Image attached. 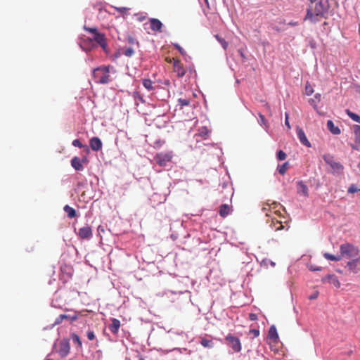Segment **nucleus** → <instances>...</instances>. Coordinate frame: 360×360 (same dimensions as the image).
I'll return each mask as SVG.
<instances>
[{"mask_svg":"<svg viewBox=\"0 0 360 360\" xmlns=\"http://www.w3.org/2000/svg\"><path fill=\"white\" fill-rule=\"evenodd\" d=\"M359 259L356 258L347 262V266H348L350 271L353 273H357L359 271L358 267Z\"/></svg>","mask_w":360,"mask_h":360,"instance_id":"22","label":"nucleus"},{"mask_svg":"<svg viewBox=\"0 0 360 360\" xmlns=\"http://www.w3.org/2000/svg\"><path fill=\"white\" fill-rule=\"evenodd\" d=\"M117 11H119L120 13H123L124 12H125L126 11L128 10L127 8L126 7H120V8H116Z\"/></svg>","mask_w":360,"mask_h":360,"instance_id":"54","label":"nucleus"},{"mask_svg":"<svg viewBox=\"0 0 360 360\" xmlns=\"http://www.w3.org/2000/svg\"><path fill=\"white\" fill-rule=\"evenodd\" d=\"M93 39L91 38L87 37L86 39H80V41L79 42V45L80 48L85 52L90 51L93 48Z\"/></svg>","mask_w":360,"mask_h":360,"instance_id":"14","label":"nucleus"},{"mask_svg":"<svg viewBox=\"0 0 360 360\" xmlns=\"http://www.w3.org/2000/svg\"><path fill=\"white\" fill-rule=\"evenodd\" d=\"M70 341L67 338L62 339L59 342V348L58 353L60 356L64 358L66 357L70 353Z\"/></svg>","mask_w":360,"mask_h":360,"instance_id":"9","label":"nucleus"},{"mask_svg":"<svg viewBox=\"0 0 360 360\" xmlns=\"http://www.w3.org/2000/svg\"><path fill=\"white\" fill-rule=\"evenodd\" d=\"M45 360H53V359H49V358L47 357V358L45 359Z\"/></svg>","mask_w":360,"mask_h":360,"instance_id":"63","label":"nucleus"},{"mask_svg":"<svg viewBox=\"0 0 360 360\" xmlns=\"http://www.w3.org/2000/svg\"><path fill=\"white\" fill-rule=\"evenodd\" d=\"M230 213V207L226 204H222L219 207V215L224 218L226 217Z\"/></svg>","mask_w":360,"mask_h":360,"instance_id":"25","label":"nucleus"},{"mask_svg":"<svg viewBox=\"0 0 360 360\" xmlns=\"http://www.w3.org/2000/svg\"><path fill=\"white\" fill-rule=\"evenodd\" d=\"M215 37H216L217 40L219 41V43L221 45L222 48L224 50H226V49L228 47L227 41L224 38H221V37H219L218 34L215 35Z\"/></svg>","mask_w":360,"mask_h":360,"instance_id":"37","label":"nucleus"},{"mask_svg":"<svg viewBox=\"0 0 360 360\" xmlns=\"http://www.w3.org/2000/svg\"><path fill=\"white\" fill-rule=\"evenodd\" d=\"M323 257L330 261H339L341 259L340 256H335L328 252L324 253Z\"/></svg>","mask_w":360,"mask_h":360,"instance_id":"35","label":"nucleus"},{"mask_svg":"<svg viewBox=\"0 0 360 360\" xmlns=\"http://www.w3.org/2000/svg\"><path fill=\"white\" fill-rule=\"evenodd\" d=\"M288 165V162H284L281 165H278L277 167V170H278V173L281 175H284L285 173L286 172Z\"/></svg>","mask_w":360,"mask_h":360,"instance_id":"33","label":"nucleus"},{"mask_svg":"<svg viewBox=\"0 0 360 360\" xmlns=\"http://www.w3.org/2000/svg\"><path fill=\"white\" fill-rule=\"evenodd\" d=\"M127 57H131L134 53V50L131 47L127 48L122 53Z\"/></svg>","mask_w":360,"mask_h":360,"instance_id":"39","label":"nucleus"},{"mask_svg":"<svg viewBox=\"0 0 360 360\" xmlns=\"http://www.w3.org/2000/svg\"><path fill=\"white\" fill-rule=\"evenodd\" d=\"M321 94H319V93H316L315 95H314V97L313 98H310L309 100V103L314 108V110H316V111L318 110V108H317V104L318 103L320 102L321 101Z\"/></svg>","mask_w":360,"mask_h":360,"instance_id":"26","label":"nucleus"},{"mask_svg":"<svg viewBox=\"0 0 360 360\" xmlns=\"http://www.w3.org/2000/svg\"><path fill=\"white\" fill-rule=\"evenodd\" d=\"M250 334H253L254 337H258L259 335V330L257 328H252L250 330Z\"/></svg>","mask_w":360,"mask_h":360,"instance_id":"47","label":"nucleus"},{"mask_svg":"<svg viewBox=\"0 0 360 360\" xmlns=\"http://www.w3.org/2000/svg\"><path fill=\"white\" fill-rule=\"evenodd\" d=\"M236 83L237 84H239L240 83V81L238 79H236Z\"/></svg>","mask_w":360,"mask_h":360,"instance_id":"64","label":"nucleus"},{"mask_svg":"<svg viewBox=\"0 0 360 360\" xmlns=\"http://www.w3.org/2000/svg\"><path fill=\"white\" fill-rule=\"evenodd\" d=\"M238 53H239L240 56L243 58H245V55H244V53H243V51H242V50H238Z\"/></svg>","mask_w":360,"mask_h":360,"instance_id":"55","label":"nucleus"},{"mask_svg":"<svg viewBox=\"0 0 360 360\" xmlns=\"http://www.w3.org/2000/svg\"><path fill=\"white\" fill-rule=\"evenodd\" d=\"M351 147L353 150H357L359 149L358 147L356 146H355L354 144H352Z\"/></svg>","mask_w":360,"mask_h":360,"instance_id":"56","label":"nucleus"},{"mask_svg":"<svg viewBox=\"0 0 360 360\" xmlns=\"http://www.w3.org/2000/svg\"><path fill=\"white\" fill-rule=\"evenodd\" d=\"M174 154L172 151L160 152L154 156V160L160 167L169 166Z\"/></svg>","mask_w":360,"mask_h":360,"instance_id":"5","label":"nucleus"},{"mask_svg":"<svg viewBox=\"0 0 360 360\" xmlns=\"http://www.w3.org/2000/svg\"><path fill=\"white\" fill-rule=\"evenodd\" d=\"M330 9L328 0H319L315 2L314 12L311 5L307 9L306 15L304 20H309L310 22L315 24L319 21V18H328Z\"/></svg>","mask_w":360,"mask_h":360,"instance_id":"1","label":"nucleus"},{"mask_svg":"<svg viewBox=\"0 0 360 360\" xmlns=\"http://www.w3.org/2000/svg\"><path fill=\"white\" fill-rule=\"evenodd\" d=\"M127 39L129 44L131 45L136 44L138 46H139V41L134 37L129 35Z\"/></svg>","mask_w":360,"mask_h":360,"instance_id":"43","label":"nucleus"},{"mask_svg":"<svg viewBox=\"0 0 360 360\" xmlns=\"http://www.w3.org/2000/svg\"><path fill=\"white\" fill-rule=\"evenodd\" d=\"M87 162L86 158H84L83 159H80L79 158L75 156L72 158L70 162L71 166L76 170V171H82L84 169V167L82 163Z\"/></svg>","mask_w":360,"mask_h":360,"instance_id":"12","label":"nucleus"},{"mask_svg":"<svg viewBox=\"0 0 360 360\" xmlns=\"http://www.w3.org/2000/svg\"><path fill=\"white\" fill-rule=\"evenodd\" d=\"M327 128L334 135H339L341 133V130L338 127L335 126L332 120L327 121Z\"/></svg>","mask_w":360,"mask_h":360,"instance_id":"20","label":"nucleus"},{"mask_svg":"<svg viewBox=\"0 0 360 360\" xmlns=\"http://www.w3.org/2000/svg\"><path fill=\"white\" fill-rule=\"evenodd\" d=\"M89 146L93 151H98L103 147V143L100 138L94 136L89 140Z\"/></svg>","mask_w":360,"mask_h":360,"instance_id":"15","label":"nucleus"},{"mask_svg":"<svg viewBox=\"0 0 360 360\" xmlns=\"http://www.w3.org/2000/svg\"><path fill=\"white\" fill-rule=\"evenodd\" d=\"M309 269L311 271H321V266H316L314 265H310L309 266Z\"/></svg>","mask_w":360,"mask_h":360,"instance_id":"50","label":"nucleus"},{"mask_svg":"<svg viewBox=\"0 0 360 360\" xmlns=\"http://www.w3.org/2000/svg\"><path fill=\"white\" fill-rule=\"evenodd\" d=\"M77 235L80 239L89 240L92 236V230L88 225L79 229Z\"/></svg>","mask_w":360,"mask_h":360,"instance_id":"11","label":"nucleus"},{"mask_svg":"<svg viewBox=\"0 0 360 360\" xmlns=\"http://www.w3.org/2000/svg\"><path fill=\"white\" fill-rule=\"evenodd\" d=\"M178 103L181 107L188 105L190 103L189 100L185 98H179L178 100Z\"/></svg>","mask_w":360,"mask_h":360,"instance_id":"44","label":"nucleus"},{"mask_svg":"<svg viewBox=\"0 0 360 360\" xmlns=\"http://www.w3.org/2000/svg\"><path fill=\"white\" fill-rule=\"evenodd\" d=\"M283 226L282 225H280V226H279V227H278V228L276 229V230H281V229H283Z\"/></svg>","mask_w":360,"mask_h":360,"instance_id":"59","label":"nucleus"},{"mask_svg":"<svg viewBox=\"0 0 360 360\" xmlns=\"http://www.w3.org/2000/svg\"><path fill=\"white\" fill-rule=\"evenodd\" d=\"M259 123L260 125H264L266 128L269 127L268 124H267V120L265 119L264 116L262 114V113H259Z\"/></svg>","mask_w":360,"mask_h":360,"instance_id":"41","label":"nucleus"},{"mask_svg":"<svg viewBox=\"0 0 360 360\" xmlns=\"http://www.w3.org/2000/svg\"><path fill=\"white\" fill-rule=\"evenodd\" d=\"M132 97L135 100V102H136L137 101H140L141 103L145 102L143 96L140 94L139 91H134L132 93ZM136 105H138V103H136Z\"/></svg>","mask_w":360,"mask_h":360,"instance_id":"34","label":"nucleus"},{"mask_svg":"<svg viewBox=\"0 0 360 360\" xmlns=\"http://www.w3.org/2000/svg\"><path fill=\"white\" fill-rule=\"evenodd\" d=\"M86 336H87V338L89 340H93L96 338V336H95V334H94V332L91 330H89L87 332H86Z\"/></svg>","mask_w":360,"mask_h":360,"instance_id":"46","label":"nucleus"},{"mask_svg":"<svg viewBox=\"0 0 360 360\" xmlns=\"http://www.w3.org/2000/svg\"><path fill=\"white\" fill-rule=\"evenodd\" d=\"M347 115L354 122L360 124V116L349 110L347 109L346 110Z\"/></svg>","mask_w":360,"mask_h":360,"instance_id":"32","label":"nucleus"},{"mask_svg":"<svg viewBox=\"0 0 360 360\" xmlns=\"http://www.w3.org/2000/svg\"><path fill=\"white\" fill-rule=\"evenodd\" d=\"M143 86L148 90L151 91L153 90V82L150 79H143L142 81Z\"/></svg>","mask_w":360,"mask_h":360,"instance_id":"30","label":"nucleus"},{"mask_svg":"<svg viewBox=\"0 0 360 360\" xmlns=\"http://www.w3.org/2000/svg\"><path fill=\"white\" fill-rule=\"evenodd\" d=\"M120 327V321L117 319H112V323L108 326L109 330L113 333L116 334Z\"/></svg>","mask_w":360,"mask_h":360,"instance_id":"21","label":"nucleus"},{"mask_svg":"<svg viewBox=\"0 0 360 360\" xmlns=\"http://www.w3.org/2000/svg\"><path fill=\"white\" fill-rule=\"evenodd\" d=\"M202 346L206 348H212L214 346V342L212 340L207 338H202L200 340Z\"/></svg>","mask_w":360,"mask_h":360,"instance_id":"31","label":"nucleus"},{"mask_svg":"<svg viewBox=\"0 0 360 360\" xmlns=\"http://www.w3.org/2000/svg\"><path fill=\"white\" fill-rule=\"evenodd\" d=\"M297 192L304 197L309 196L308 187L302 181L297 182Z\"/></svg>","mask_w":360,"mask_h":360,"instance_id":"18","label":"nucleus"},{"mask_svg":"<svg viewBox=\"0 0 360 360\" xmlns=\"http://www.w3.org/2000/svg\"><path fill=\"white\" fill-rule=\"evenodd\" d=\"M174 46L175 47L176 49H177L179 51L181 56H185L186 55V53L184 51V49L179 44H174Z\"/></svg>","mask_w":360,"mask_h":360,"instance_id":"45","label":"nucleus"},{"mask_svg":"<svg viewBox=\"0 0 360 360\" xmlns=\"http://www.w3.org/2000/svg\"><path fill=\"white\" fill-rule=\"evenodd\" d=\"M311 48H315L316 47V43L315 42H314V43L311 42Z\"/></svg>","mask_w":360,"mask_h":360,"instance_id":"57","label":"nucleus"},{"mask_svg":"<svg viewBox=\"0 0 360 360\" xmlns=\"http://www.w3.org/2000/svg\"><path fill=\"white\" fill-rule=\"evenodd\" d=\"M63 210L70 219H73L77 217L76 210L68 205L64 206Z\"/></svg>","mask_w":360,"mask_h":360,"instance_id":"23","label":"nucleus"},{"mask_svg":"<svg viewBox=\"0 0 360 360\" xmlns=\"http://www.w3.org/2000/svg\"><path fill=\"white\" fill-rule=\"evenodd\" d=\"M325 162L328 165L331 171L330 172L334 175L341 174L344 170V166L338 162L334 160V157L330 154H325L323 155Z\"/></svg>","mask_w":360,"mask_h":360,"instance_id":"4","label":"nucleus"},{"mask_svg":"<svg viewBox=\"0 0 360 360\" xmlns=\"http://www.w3.org/2000/svg\"><path fill=\"white\" fill-rule=\"evenodd\" d=\"M83 29L93 34V41H96L105 51L107 52L108 51V43L106 41L105 35L103 33L99 32L98 31V29L95 27H88L86 25H84Z\"/></svg>","mask_w":360,"mask_h":360,"instance_id":"3","label":"nucleus"},{"mask_svg":"<svg viewBox=\"0 0 360 360\" xmlns=\"http://www.w3.org/2000/svg\"><path fill=\"white\" fill-rule=\"evenodd\" d=\"M136 16H138L137 18V20L139 21V22H142L145 19H146V17L142 15L141 14H136Z\"/></svg>","mask_w":360,"mask_h":360,"instance_id":"53","label":"nucleus"},{"mask_svg":"<svg viewBox=\"0 0 360 360\" xmlns=\"http://www.w3.org/2000/svg\"><path fill=\"white\" fill-rule=\"evenodd\" d=\"M319 291L314 292L311 295L309 296V299L310 300H316L319 297Z\"/></svg>","mask_w":360,"mask_h":360,"instance_id":"48","label":"nucleus"},{"mask_svg":"<svg viewBox=\"0 0 360 360\" xmlns=\"http://www.w3.org/2000/svg\"><path fill=\"white\" fill-rule=\"evenodd\" d=\"M169 122V116L166 114H162L157 116L153 120V124L158 129H162L167 127Z\"/></svg>","mask_w":360,"mask_h":360,"instance_id":"10","label":"nucleus"},{"mask_svg":"<svg viewBox=\"0 0 360 360\" xmlns=\"http://www.w3.org/2000/svg\"><path fill=\"white\" fill-rule=\"evenodd\" d=\"M321 281L323 283L328 282L330 284L333 285L337 288H339L340 287V283L338 277L335 274L326 275L325 277L322 278Z\"/></svg>","mask_w":360,"mask_h":360,"instance_id":"16","label":"nucleus"},{"mask_svg":"<svg viewBox=\"0 0 360 360\" xmlns=\"http://www.w3.org/2000/svg\"><path fill=\"white\" fill-rule=\"evenodd\" d=\"M271 266H275V262H271Z\"/></svg>","mask_w":360,"mask_h":360,"instance_id":"60","label":"nucleus"},{"mask_svg":"<svg viewBox=\"0 0 360 360\" xmlns=\"http://www.w3.org/2000/svg\"><path fill=\"white\" fill-rule=\"evenodd\" d=\"M340 251L343 257L347 258L355 257L359 255V249L348 243L342 244L340 247Z\"/></svg>","mask_w":360,"mask_h":360,"instance_id":"7","label":"nucleus"},{"mask_svg":"<svg viewBox=\"0 0 360 360\" xmlns=\"http://www.w3.org/2000/svg\"><path fill=\"white\" fill-rule=\"evenodd\" d=\"M298 25H299V22L297 21L291 20L288 22V25L291 26V27H295V26H297Z\"/></svg>","mask_w":360,"mask_h":360,"instance_id":"52","label":"nucleus"},{"mask_svg":"<svg viewBox=\"0 0 360 360\" xmlns=\"http://www.w3.org/2000/svg\"><path fill=\"white\" fill-rule=\"evenodd\" d=\"M225 340L229 347H231L234 352H239L241 350V343L238 338L231 335L228 334Z\"/></svg>","mask_w":360,"mask_h":360,"instance_id":"8","label":"nucleus"},{"mask_svg":"<svg viewBox=\"0 0 360 360\" xmlns=\"http://www.w3.org/2000/svg\"><path fill=\"white\" fill-rule=\"evenodd\" d=\"M150 29L154 32H162V28L163 27V24L162 22L158 18H150Z\"/></svg>","mask_w":360,"mask_h":360,"instance_id":"17","label":"nucleus"},{"mask_svg":"<svg viewBox=\"0 0 360 360\" xmlns=\"http://www.w3.org/2000/svg\"><path fill=\"white\" fill-rule=\"evenodd\" d=\"M288 119H289L288 113L285 112V125L288 127V129H290L291 128V127H290Z\"/></svg>","mask_w":360,"mask_h":360,"instance_id":"49","label":"nucleus"},{"mask_svg":"<svg viewBox=\"0 0 360 360\" xmlns=\"http://www.w3.org/2000/svg\"><path fill=\"white\" fill-rule=\"evenodd\" d=\"M268 338L274 341L278 339V334L275 326H271L268 331Z\"/></svg>","mask_w":360,"mask_h":360,"instance_id":"24","label":"nucleus"},{"mask_svg":"<svg viewBox=\"0 0 360 360\" xmlns=\"http://www.w3.org/2000/svg\"><path fill=\"white\" fill-rule=\"evenodd\" d=\"M210 132V131L207 127H202L199 129L197 136L206 139Z\"/></svg>","mask_w":360,"mask_h":360,"instance_id":"29","label":"nucleus"},{"mask_svg":"<svg viewBox=\"0 0 360 360\" xmlns=\"http://www.w3.org/2000/svg\"><path fill=\"white\" fill-rule=\"evenodd\" d=\"M286 157H287L286 153L283 150H279L277 151L276 158L278 160H280V161L284 160L286 158Z\"/></svg>","mask_w":360,"mask_h":360,"instance_id":"38","label":"nucleus"},{"mask_svg":"<svg viewBox=\"0 0 360 360\" xmlns=\"http://www.w3.org/2000/svg\"><path fill=\"white\" fill-rule=\"evenodd\" d=\"M357 167H358V168L360 169V162L358 163Z\"/></svg>","mask_w":360,"mask_h":360,"instance_id":"62","label":"nucleus"},{"mask_svg":"<svg viewBox=\"0 0 360 360\" xmlns=\"http://www.w3.org/2000/svg\"><path fill=\"white\" fill-rule=\"evenodd\" d=\"M314 93V89L313 87L309 84V82H307L305 86V94L307 96H311Z\"/></svg>","mask_w":360,"mask_h":360,"instance_id":"40","label":"nucleus"},{"mask_svg":"<svg viewBox=\"0 0 360 360\" xmlns=\"http://www.w3.org/2000/svg\"><path fill=\"white\" fill-rule=\"evenodd\" d=\"M70 340H72L73 345L75 346L77 350H82V340L78 335L75 333H71Z\"/></svg>","mask_w":360,"mask_h":360,"instance_id":"19","label":"nucleus"},{"mask_svg":"<svg viewBox=\"0 0 360 360\" xmlns=\"http://www.w3.org/2000/svg\"><path fill=\"white\" fill-rule=\"evenodd\" d=\"M110 66H101L93 70L92 76L96 83L108 84L110 82Z\"/></svg>","mask_w":360,"mask_h":360,"instance_id":"2","label":"nucleus"},{"mask_svg":"<svg viewBox=\"0 0 360 360\" xmlns=\"http://www.w3.org/2000/svg\"><path fill=\"white\" fill-rule=\"evenodd\" d=\"M174 68L175 69V71L177 72V75L179 77H182L185 75L186 71L184 68L180 66L178 64V62H174Z\"/></svg>","mask_w":360,"mask_h":360,"instance_id":"28","label":"nucleus"},{"mask_svg":"<svg viewBox=\"0 0 360 360\" xmlns=\"http://www.w3.org/2000/svg\"><path fill=\"white\" fill-rule=\"evenodd\" d=\"M311 4L315 3L318 1L319 0H308Z\"/></svg>","mask_w":360,"mask_h":360,"instance_id":"58","label":"nucleus"},{"mask_svg":"<svg viewBox=\"0 0 360 360\" xmlns=\"http://www.w3.org/2000/svg\"><path fill=\"white\" fill-rule=\"evenodd\" d=\"M77 319V314L76 311H73L72 314H63L59 315L56 320L54 321L53 323H52L50 326H48L45 328H44V330H51L55 326L60 324L64 320L67 321L68 322L72 323L75 321Z\"/></svg>","mask_w":360,"mask_h":360,"instance_id":"6","label":"nucleus"},{"mask_svg":"<svg viewBox=\"0 0 360 360\" xmlns=\"http://www.w3.org/2000/svg\"><path fill=\"white\" fill-rule=\"evenodd\" d=\"M249 318L251 321H256L257 319V315L256 314L250 313Z\"/></svg>","mask_w":360,"mask_h":360,"instance_id":"51","label":"nucleus"},{"mask_svg":"<svg viewBox=\"0 0 360 360\" xmlns=\"http://www.w3.org/2000/svg\"><path fill=\"white\" fill-rule=\"evenodd\" d=\"M72 144L75 147H78L79 148H86V150H89L88 146L86 145L82 144L79 139H75L72 141Z\"/></svg>","mask_w":360,"mask_h":360,"instance_id":"36","label":"nucleus"},{"mask_svg":"<svg viewBox=\"0 0 360 360\" xmlns=\"http://www.w3.org/2000/svg\"><path fill=\"white\" fill-rule=\"evenodd\" d=\"M165 84H169V80H167L165 82Z\"/></svg>","mask_w":360,"mask_h":360,"instance_id":"61","label":"nucleus"},{"mask_svg":"<svg viewBox=\"0 0 360 360\" xmlns=\"http://www.w3.org/2000/svg\"><path fill=\"white\" fill-rule=\"evenodd\" d=\"M359 191L360 189L355 184H351L348 188L347 193H355Z\"/></svg>","mask_w":360,"mask_h":360,"instance_id":"42","label":"nucleus"},{"mask_svg":"<svg viewBox=\"0 0 360 360\" xmlns=\"http://www.w3.org/2000/svg\"><path fill=\"white\" fill-rule=\"evenodd\" d=\"M296 131H297V138H298L299 141H300V143L302 145H304V146H306L307 148H310L311 146V144L309 142V141L307 139L304 130L302 128L297 127Z\"/></svg>","mask_w":360,"mask_h":360,"instance_id":"13","label":"nucleus"},{"mask_svg":"<svg viewBox=\"0 0 360 360\" xmlns=\"http://www.w3.org/2000/svg\"><path fill=\"white\" fill-rule=\"evenodd\" d=\"M352 129L354 131L355 142L360 144V125L354 124Z\"/></svg>","mask_w":360,"mask_h":360,"instance_id":"27","label":"nucleus"}]
</instances>
